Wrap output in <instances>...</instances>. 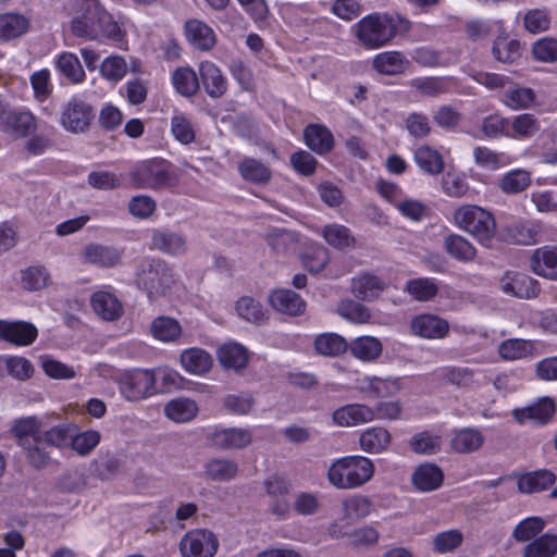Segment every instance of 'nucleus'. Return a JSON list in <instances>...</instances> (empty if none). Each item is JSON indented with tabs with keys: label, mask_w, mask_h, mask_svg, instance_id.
<instances>
[{
	"label": "nucleus",
	"mask_w": 557,
	"mask_h": 557,
	"mask_svg": "<svg viewBox=\"0 0 557 557\" xmlns=\"http://www.w3.org/2000/svg\"><path fill=\"white\" fill-rule=\"evenodd\" d=\"M411 23L396 14L371 13L352 26L358 44L367 49H379L388 45L397 33H407Z\"/></svg>",
	"instance_id": "nucleus-1"
},
{
	"label": "nucleus",
	"mask_w": 557,
	"mask_h": 557,
	"mask_svg": "<svg viewBox=\"0 0 557 557\" xmlns=\"http://www.w3.org/2000/svg\"><path fill=\"white\" fill-rule=\"evenodd\" d=\"M134 283L149 299L159 298L174 283L173 269L160 258H145L136 267Z\"/></svg>",
	"instance_id": "nucleus-2"
},
{
	"label": "nucleus",
	"mask_w": 557,
	"mask_h": 557,
	"mask_svg": "<svg viewBox=\"0 0 557 557\" xmlns=\"http://www.w3.org/2000/svg\"><path fill=\"white\" fill-rule=\"evenodd\" d=\"M375 467L367 457L346 456L335 460L327 471L330 483L341 490L357 488L369 482Z\"/></svg>",
	"instance_id": "nucleus-3"
},
{
	"label": "nucleus",
	"mask_w": 557,
	"mask_h": 557,
	"mask_svg": "<svg viewBox=\"0 0 557 557\" xmlns=\"http://www.w3.org/2000/svg\"><path fill=\"white\" fill-rule=\"evenodd\" d=\"M128 177L135 188L164 190L178 184V176L171 164L163 159H148L137 162L128 172Z\"/></svg>",
	"instance_id": "nucleus-4"
},
{
	"label": "nucleus",
	"mask_w": 557,
	"mask_h": 557,
	"mask_svg": "<svg viewBox=\"0 0 557 557\" xmlns=\"http://www.w3.org/2000/svg\"><path fill=\"white\" fill-rule=\"evenodd\" d=\"M455 224L470 234L479 244L490 247L496 235V221L486 209L475 205H462L453 213Z\"/></svg>",
	"instance_id": "nucleus-5"
},
{
	"label": "nucleus",
	"mask_w": 557,
	"mask_h": 557,
	"mask_svg": "<svg viewBox=\"0 0 557 557\" xmlns=\"http://www.w3.org/2000/svg\"><path fill=\"white\" fill-rule=\"evenodd\" d=\"M95 119L94 108L79 98H72L62 104L60 125L69 133L83 134L89 131Z\"/></svg>",
	"instance_id": "nucleus-6"
},
{
	"label": "nucleus",
	"mask_w": 557,
	"mask_h": 557,
	"mask_svg": "<svg viewBox=\"0 0 557 557\" xmlns=\"http://www.w3.org/2000/svg\"><path fill=\"white\" fill-rule=\"evenodd\" d=\"M156 377L149 370L135 369L125 372L120 381L121 394L129 401L144 399L156 392Z\"/></svg>",
	"instance_id": "nucleus-7"
},
{
	"label": "nucleus",
	"mask_w": 557,
	"mask_h": 557,
	"mask_svg": "<svg viewBox=\"0 0 557 557\" xmlns=\"http://www.w3.org/2000/svg\"><path fill=\"white\" fill-rule=\"evenodd\" d=\"M219 548L216 535L205 529L187 532L180 542L182 557H213Z\"/></svg>",
	"instance_id": "nucleus-8"
},
{
	"label": "nucleus",
	"mask_w": 557,
	"mask_h": 557,
	"mask_svg": "<svg viewBox=\"0 0 557 557\" xmlns=\"http://www.w3.org/2000/svg\"><path fill=\"white\" fill-rule=\"evenodd\" d=\"M502 292L520 299H532L540 295L539 282L520 272L507 271L499 281Z\"/></svg>",
	"instance_id": "nucleus-9"
},
{
	"label": "nucleus",
	"mask_w": 557,
	"mask_h": 557,
	"mask_svg": "<svg viewBox=\"0 0 557 557\" xmlns=\"http://www.w3.org/2000/svg\"><path fill=\"white\" fill-rule=\"evenodd\" d=\"M123 251L113 246L88 244L82 251L84 263L98 268H114L122 263Z\"/></svg>",
	"instance_id": "nucleus-10"
},
{
	"label": "nucleus",
	"mask_w": 557,
	"mask_h": 557,
	"mask_svg": "<svg viewBox=\"0 0 557 557\" xmlns=\"http://www.w3.org/2000/svg\"><path fill=\"white\" fill-rule=\"evenodd\" d=\"M100 8L101 4L98 0L88 1L84 14L74 17L71 22V32L73 35L84 39H97L99 37L97 25Z\"/></svg>",
	"instance_id": "nucleus-11"
},
{
	"label": "nucleus",
	"mask_w": 557,
	"mask_h": 557,
	"mask_svg": "<svg viewBox=\"0 0 557 557\" xmlns=\"http://www.w3.org/2000/svg\"><path fill=\"white\" fill-rule=\"evenodd\" d=\"M151 248L164 255L178 256L187 251L186 237L170 228H156L151 233Z\"/></svg>",
	"instance_id": "nucleus-12"
},
{
	"label": "nucleus",
	"mask_w": 557,
	"mask_h": 557,
	"mask_svg": "<svg viewBox=\"0 0 557 557\" xmlns=\"http://www.w3.org/2000/svg\"><path fill=\"white\" fill-rule=\"evenodd\" d=\"M386 285L381 277L369 272H362L351 278V294L360 300L372 301L380 297Z\"/></svg>",
	"instance_id": "nucleus-13"
},
{
	"label": "nucleus",
	"mask_w": 557,
	"mask_h": 557,
	"mask_svg": "<svg viewBox=\"0 0 557 557\" xmlns=\"http://www.w3.org/2000/svg\"><path fill=\"white\" fill-rule=\"evenodd\" d=\"M332 419L338 426H355L373 421L375 412L367 405L350 404L336 409Z\"/></svg>",
	"instance_id": "nucleus-14"
},
{
	"label": "nucleus",
	"mask_w": 557,
	"mask_h": 557,
	"mask_svg": "<svg viewBox=\"0 0 557 557\" xmlns=\"http://www.w3.org/2000/svg\"><path fill=\"white\" fill-rule=\"evenodd\" d=\"M554 412L555 404L553 399L543 397L530 406L515 409L512 416L519 423L533 422L536 424H545L552 419Z\"/></svg>",
	"instance_id": "nucleus-15"
},
{
	"label": "nucleus",
	"mask_w": 557,
	"mask_h": 557,
	"mask_svg": "<svg viewBox=\"0 0 557 557\" xmlns=\"http://www.w3.org/2000/svg\"><path fill=\"white\" fill-rule=\"evenodd\" d=\"M184 33L187 41L197 50L209 51L216 44L213 29L200 20H188L184 25Z\"/></svg>",
	"instance_id": "nucleus-16"
},
{
	"label": "nucleus",
	"mask_w": 557,
	"mask_h": 557,
	"mask_svg": "<svg viewBox=\"0 0 557 557\" xmlns=\"http://www.w3.org/2000/svg\"><path fill=\"white\" fill-rule=\"evenodd\" d=\"M38 335L36 326L29 322L1 320V339L18 346H27Z\"/></svg>",
	"instance_id": "nucleus-17"
},
{
	"label": "nucleus",
	"mask_w": 557,
	"mask_h": 557,
	"mask_svg": "<svg viewBox=\"0 0 557 557\" xmlns=\"http://www.w3.org/2000/svg\"><path fill=\"white\" fill-rule=\"evenodd\" d=\"M530 269L536 275L557 281V247L535 249L530 258Z\"/></svg>",
	"instance_id": "nucleus-18"
},
{
	"label": "nucleus",
	"mask_w": 557,
	"mask_h": 557,
	"mask_svg": "<svg viewBox=\"0 0 557 557\" xmlns=\"http://www.w3.org/2000/svg\"><path fill=\"white\" fill-rule=\"evenodd\" d=\"M199 79L205 91L211 98H220L227 90V82L221 70L210 61L199 64Z\"/></svg>",
	"instance_id": "nucleus-19"
},
{
	"label": "nucleus",
	"mask_w": 557,
	"mask_h": 557,
	"mask_svg": "<svg viewBox=\"0 0 557 557\" xmlns=\"http://www.w3.org/2000/svg\"><path fill=\"white\" fill-rule=\"evenodd\" d=\"M414 334L425 338H443L449 331L446 320L434 314H421L411 322Z\"/></svg>",
	"instance_id": "nucleus-20"
},
{
	"label": "nucleus",
	"mask_w": 557,
	"mask_h": 557,
	"mask_svg": "<svg viewBox=\"0 0 557 557\" xmlns=\"http://www.w3.org/2000/svg\"><path fill=\"white\" fill-rule=\"evenodd\" d=\"M1 127L18 137H26L37 128L35 116L28 111H13L10 108L3 119Z\"/></svg>",
	"instance_id": "nucleus-21"
},
{
	"label": "nucleus",
	"mask_w": 557,
	"mask_h": 557,
	"mask_svg": "<svg viewBox=\"0 0 557 557\" xmlns=\"http://www.w3.org/2000/svg\"><path fill=\"white\" fill-rule=\"evenodd\" d=\"M443 246L447 255L459 262L470 263L476 258V248L462 235L454 233L447 235L444 238Z\"/></svg>",
	"instance_id": "nucleus-22"
},
{
	"label": "nucleus",
	"mask_w": 557,
	"mask_h": 557,
	"mask_svg": "<svg viewBox=\"0 0 557 557\" xmlns=\"http://www.w3.org/2000/svg\"><path fill=\"white\" fill-rule=\"evenodd\" d=\"M444 480L443 471L434 463L420 465L412 473L413 486L421 492L437 490Z\"/></svg>",
	"instance_id": "nucleus-23"
},
{
	"label": "nucleus",
	"mask_w": 557,
	"mask_h": 557,
	"mask_svg": "<svg viewBox=\"0 0 557 557\" xmlns=\"http://www.w3.org/2000/svg\"><path fill=\"white\" fill-rule=\"evenodd\" d=\"M556 481V475L549 470L528 472L518 478V491L522 494L540 493L549 488Z\"/></svg>",
	"instance_id": "nucleus-24"
},
{
	"label": "nucleus",
	"mask_w": 557,
	"mask_h": 557,
	"mask_svg": "<svg viewBox=\"0 0 557 557\" xmlns=\"http://www.w3.org/2000/svg\"><path fill=\"white\" fill-rule=\"evenodd\" d=\"M94 311L107 321H114L123 313V307L115 295L109 292L99 290L91 296Z\"/></svg>",
	"instance_id": "nucleus-25"
},
{
	"label": "nucleus",
	"mask_w": 557,
	"mask_h": 557,
	"mask_svg": "<svg viewBox=\"0 0 557 557\" xmlns=\"http://www.w3.org/2000/svg\"><path fill=\"white\" fill-rule=\"evenodd\" d=\"M304 138L306 145L319 154H325L334 147V137L330 129L323 125H308L304 131Z\"/></svg>",
	"instance_id": "nucleus-26"
},
{
	"label": "nucleus",
	"mask_w": 557,
	"mask_h": 557,
	"mask_svg": "<svg viewBox=\"0 0 557 557\" xmlns=\"http://www.w3.org/2000/svg\"><path fill=\"white\" fill-rule=\"evenodd\" d=\"M212 444L221 449H239L251 442V434L245 429H224L211 436Z\"/></svg>",
	"instance_id": "nucleus-27"
},
{
	"label": "nucleus",
	"mask_w": 557,
	"mask_h": 557,
	"mask_svg": "<svg viewBox=\"0 0 557 557\" xmlns=\"http://www.w3.org/2000/svg\"><path fill=\"white\" fill-rule=\"evenodd\" d=\"M391 441V433L385 428L372 426L361 433L359 445L369 454H380L387 450Z\"/></svg>",
	"instance_id": "nucleus-28"
},
{
	"label": "nucleus",
	"mask_w": 557,
	"mask_h": 557,
	"mask_svg": "<svg viewBox=\"0 0 557 557\" xmlns=\"http://www.w3.org/2000/svg\"><path fill=\"white\" fill-rule=\"evenodd\" d=\"M408 64V59L399 51L381 52L372 60L373 69L384 75L401 74Z\"/></svg>",
	"instance_id": "nucleus-29"
},
{
	"label": "nucleus",
	"mask_w": 557,
	"mask_h": 557,
	"mask_svg": "<svg viewBox=\"0 0 557 557\" xmlns=\"http://www.w3.org/2000/svg\"><path fill=\"white\" fill-rule=\"evenodd\" d=\"M359 389L370 397L384 398L395 395L400 384L399 379L364 377L360 381Z\"/></svg>",
	"instance_id": "nucleus-30"
},
{
	"label": "nucleus",
	"mask_w": 557,
	"mask_h": 557,
	"mask_svg": "<svg viewBox=\"0 0 557 557\" xmlns=\"http://www.w3.org/2000/svg\"><path fill=\"white\" fill-rule=\"evenodd\" d=\"M492 54L498 62L511 64L521 55L520 42L500 33L493 42Z\"/></svg>",
	"instance_id": "nucleus-31"
},
{
	"label": "nucleus",
	"mask_w": 557,
	"mask_h": 557,
	"mask_svg": "<svg viewBox=\"0 0 557 557\" xmlns=\"http://www.w3.org/2000/svg\"><path fill=\"white\" fill-rule=\"evenodd\" d=\"M320 235L330 246L338 250L354 248L356 245V239L350 230L342 224H327L321 228Z\"/></svg>",
	"instance_id": "nucleus-32"
},
{
	"label": "nucleus",
	"mask_w": 557,
	"mask_h": 557,
	"mask_svg": "<svg viewBox=\"0 0 557 557\" xmlns=\"http://www.w3.org/2000/svg\"><path fill=\"white\" fill-rule=\"evenodd\" d=\"M181 363L187 372L201 375L211 369L212 358L206 350L194 347L182 352Z\"/></svg>",
	"instance_id": "nucleus-33"
},
{
	"label": "nucleus",
	"mask_w": 557,
	"mask_h": 557,
	"mask_svg": "<svg viewBox=\"0 0 557 557\" xmlns=\"http://www.w3.org/2000/svg\"><path fill=\"white\" fill-rule=\"evenodd\" d=\"M435 374L437 380L460 388L472 387L474 383V370L468 367H444L438 369Z\"/></svg>",
	"instance_id": "nucleus-34"
},
{
	"label": "nucleus",
	"mask_w": 557,
	"mask_h": 557,
	"mask_svg": "<svg viewBox=\"0 0 557 557\" xmlns=\"http://www.w3.org/2000/svg\"><path fill=\"white\" fill-rule=\"evenodd\" d=\"M237 314L253 324H263L268 321V312L263 306L250 296H243L236 301L235 306Z\"/></svg>",
	"instance_id": "nucleus-35"
},
{
	"label": "nucleus",
	"mask_w": 557,
	"mask_h": 557,
	"mask_svg": "<svg viewBox=\"0 0 557 557\" xmlns=\"http://www.w3.org/2000/svg\"><path fill=\"white\" fill-rule=\"evenodd\" d=\"M206 476L215 482L233 480L238 473L235 461L225 458H214L205 465Z\"/></svg>",
	"instance_id": "nucleus-36"
},
{
	"label": "nucleus",
	"mask_w": 557,
	"mask_h": 557,
	"mask_svg": "<svg viewBox=\"0 0 557 557\" xmlns=\"http://www.w3.org/2000/svg\"><path fill=\"white\" fill-rule=\"evenodd\" d=\"M404 290L414 300L429 301L437 295L440 287L435 278L418 277L407 281Z\"/></svg>",
	"instance_id": "nucleus-37"
},
{
	"label": "nucleus",
	"mask_w": 557,
	"mask_h": 557,
	"mask_svg": "<svg viewBox=\"0 0 557 557\" xmlns=\"http://www.w3.org/2000/svg\"><path fill=\"white\" fill-rule=\"evenodd\" d=\"M218 359L223 367L239 370L246 367L248 354L239 344H225L218 350Z\"/></svg>",
	"instance_id": "nucleus-38"
},
{
	"label": "nucleus",
	"mask_w": 557,
	"mask_h": 557,
	"mask_svg": "<svg viewBox=\"0 0 557 557\" xmlns=\"http://www.w3.org/2000/svg\"><path fill=\"white\" fill-rule=\"evenodd\" d=\"M414 161L424 173L430 175H437L444 169L442 154L429 146H421L414 151Z\"/></svg>",
	"instance_id": "nucleus-39"
},
{
	"label": "nucleus",
	"mask_w": 557,
	"mask_h": 557,
	"mask_svg": "<svg viewBox=\"0 0 557 557\" xmlns=\"http://www.w3.org/2000/svg\"><path fill=\"white\" fill-rule=\"evenodd\" d=\"M351 355L362 361H372L382 352V344L373 336H360L348 346Z\"/></svg>",
	"instance_id": "nucleus-40"
},
{
	"label": "nucleus",
	"mask_w": 557,
	"mask_h": 557,
	"mask_svg": "<svg viewBox=\"0 0 557 557\" xmlns=\"http://www.w3.org/2000/svg\"><path fill=\"white\" fill-rule=\"evenodd\" d=\"M28 20L17 13H5L0 15V39H14L27 32Z\"/></svg>",
	"instance_id": "nucleus-41"
},
{
	"label": "nucleus",
	"mask_w": 557,
	"mask_h": 557,
	"mask_svg": "<svg viewBox=\"0 0 557 557\" xmlns=\"http://www.w3.org/2000/svg\"><path fill=\"white\" fill-rule=\"evenodd\" d=\"M317 354L326 357H336L348 349L346 339L336 333L320 334L314 339Z\"/></svg>",
	"instance_id": "nucleus-42"
},
{
	"label": "nucleus",
	"mask_w": 557,
	"mask_h": 557,
	"mask_svg": "<svg viewBox=\"0 0 557 557\" xmlns=\"http://www.w3.org/2000/svg\"><path fill=\"white\" fill-rule=\"evenodd\" d=\"M484 437L475 429H462L455 433L451 447L460 454H469L478 450L483 445Z\"/></svg>",
	"instance_id": "nucleus-43"
},
{
	"label": "nucleus",
	"mask_w": 557,
	"mask_h": 557,
	"mask_svg": "<svg viewBox=\"0 0 557 557\" xmlns=\"http://www.w3.org/2000/svg\"><path fill=\"white\" fill-rule=\"evenodd\" d=\"M534 343L521 338H510L502 342L498 354L504 360H518L533 355Z\"/></svg>",
	"instance_id": "nucleus-44"
},
{
	"label": "nucleus",
	"mask_w": 557,
	"mask_h": 557,
	"mask_svg": "<svg viewBox=\"0 0 557 557\" xmlns=\"http://www.w3.org/2000/svg\"><path fill=\"white\" fill-rule=\"evenodd\" d=\"M150 331L159 341L175 342L182 334V326L175 319L161 315L152 321Z\"/></svg>",
	"instance_id": "nucleus-45"
},
{
	"label": "nucleus",
	"mask_w": 557,
	"mask_h": 557,
	"mask_svg": "<svg viewBox=\"0 0 557 557\" xmlns=\"http://www.w3.org/2000/svg\"><path fill=\"white\" fill-rule=\"evenodd\" d=\"M372 510L371 500L361 495H354L343 502V516L348 523L366 518Z\"/></svg>",
	"instance_id": "nucleus-46"
},
{
	"label": "nucleus",
	"mask_w": 557,
	"mask_h": 557,
	"mask_svg": "<svg viewBox=\"0 0 557 557\" xmlns=\"http://www.w3.org/2000/svg\"><path fill=\"white\" fill-rule=\"evenodd\" d=\"M164 410L171 420L187 422L197 416L198 406L189 398H176L168 403Z\"/></svg>",
	"instance_id": "nucleus-47"
},
{
	"label": "nucleus",
	"mask_w": 557,
	"mask_h": 557,
	"mask_svg": "<svg viewBox=\"0 0 557 557\" xmlns=\"http://www.w3.org/2000/svg\"><path fill=\"white\" fill-rule=\"evenodd\" d=\"M536 95L528 87H512L504 92L503 102L512 110H525L535 103Z\"/></svg>",
	"instance_id": "nucleus-48"
},
{
	"label": "nucleus",
	"mask_w": 557,
	"mask_h": 557,
	"mask_svg": "<svg viewBox=\"0 0 557 557\" xmlns=\"http://www.w3.org/2000/svg\"><path fill=\"white\" fill-rule=\"evenodd\" d=\"M177 92L185 97L194 96L199 89V77L190 67H180L172 76Z\"/></svg>",
	"instance_id": "nucleus-49"
},
{
	"label": "nucleus",
	"mask_w": 557,
	"mask_h": 557,
	"mask_svg": "<svg viewBox=\"0 0 557 557\" xmlns=\"http://www.w3.org/2000/svg\"><path fill=\"white\" fill-rule=\"evenodd\" d=\"M336 312L345 320L356 324L367 323L371 319L369 308L352 299H343L337 305Z\"/></svg>",
	"instance_id": "nucleus-50"
},
{
	"label": "nucleus",
	"mask_w": 557,
	"mask_h": 557,
	"mask_svg": "<svg viewBox=\"0 0 557 557\" xmlns=\"http://www.w3.org/2000/svg\"><path fill=\"white\" fill-rule=\"evenodd\" d=\"M475 163L490 171L498 170L510 163V158L504 152H496L486 147H476L473 150Z\"/></svg>",
	"instance_id": "nucleus-51"
},
{
	"label": "nucleus",
	"mask_w": 557,
	"mask_h": 557,
	"mask_svg": "<svg viewBox=\"0 0 557 557\" xmlns=\"http://www.w3.org/2000/svg\"><path fill=\"white\" fill-rule=\"evenodd\" d=\"M557 553V536L546 533L523 549V557H553Z\"/></svg>",
	"instance_id": "nucleus-52"
},
{
	"label": "nucleus",
	"mask_w": 557,
	"mask_h": 557,
	"mask_svg": "<svg viewBox=\"0 0 557 557\" xmlns=\"http://www.w3.org/2000/svg\"><path fill=\"white\" fill-rule=\"evenodd\" d=\"M511 128L509 137L531 138L540 131V122L535 115L531 113H522L516 115L509 122V129Z\"/></svg>",
	"instance_id": "nucleus-53"
},
{
	"label": "nucleus",
	"mask_w": 557,
	"mask_h": 557,
	"mask_svg": "<svg viewBox=\"0 0 557 557\" xmlns=\"http://www.w3.org/2000/svg\"><path fill=\"white\" fill-rule=\"evenodd\" d=\"M26 457L32 467L41 469L46 467L50 460L49 453L46 451L45 442L40 438H24L23 446Z\"/></svg>",
	"instance_id": "nucleus-54"
},
{
	"label": "nucleus",
	"mask_w": 557,
	"mask_h": 557,
	"mask_svg": "<svg viewBox=\"0 0 557 557\" xmlns=\"http://www.w3.org/2000/svg\"><path fill=\"white\" fill-rule=\"evenodd\" d=\"M329 250L321 244H312L302 253L305 268L313 273L322 271L329 263Z\"/></svg>",
	"instance_id": "nucleus-55"
},
{
	"label": "nucleus",
	"mask_w": 557,
	"mask_h": 557,
	"mask_svg": "<svg viewBox=\"0 0 557 557\" xmlns=\"http://www.w3.org/2000/svg\"><path fill=\"white\" fill-rule=\"evenodd\" d=\"M409 446L411 450L417 454L434 455L441 450L442 440L438 435H434L429 431H423L414 434L410 438Z\"/></svg>",
	"instance_id": "nucleus-56"
},
{
	"label": "nucleus",
	"mask_w": 557,
	"mask_h": 557,
	"mask_svg": "<svg viewBox=\"0 0 557 557\" xmlns=\"http://www.w3.org/2000/svg\"><path fill=\"white\" fill-rule=\"evenodd\" d=\"M58 70L72 83L84 81L85 72L78 58L70 52H63L57 60Z\"/></svg>",
	"instance_id": "nucleus-57"
},
{
	"label": "nucleus",
	"mask_w": 557,
	"mask_h": 557,
	"mask_svg": "<svg viewBox=\"0 0 557 557\" xmlns=\"http://www.w3.org/2000/svg\"><path fill=\"white\" fill-rule=\"evenodd\" d=\"M530 183V173L518 169L506 173L499 182V187L506 194H517L523 191Z\"/></svg>",
	"instance_id": "nucleus-58"
},
{
	"label": "nucleus",
	"mask_w": 557,
	"mask_h": 557,
	"mask_svg": "<svg viewBox=\"0 0 557 557\" xmlns=\"http://www.w3.org/2000/svg\"><path fill=\"white\" fill-rule=\"evenodd\" d=\"M545 522L540 517H529L520 521L512 531V537L517 542H527L540 534Z\"/></svg>",
	"instance_id": "nucleus-59"
},
{
	"label": "nucleus",
	"mask_w": 557,
	"mask_h": 557,
	"mask_svg": "<svg viewBox=\"0 0 557 557\" xmlns=\"http://www.w3.org/2000/svg\"><path fill=\"white\" fill-rule=\"evenodd\" d=\"M97 26L99 37L102 36L112 41H122L125 36V32L122 30L119 23L113 20L112 15L108 13L102 5L100 8Z\"/></svg>",
	"instance_id": "nucleus-60"
},
{
	"label": "nucleus",
	"mask_w": 557,
	"mask_h": 557,
	"mask_svg": "<svg viewBox=\"0 0 557 557\" xmlns=\"http://www.w3.org/2000/svg\"><path fill=\"white\" fill-rule=\"evenodd\" d=\"M242 176L253 183H267L270 180V170L255 159H245L239 165Z\"/></svg>",
	"instance_id": "nucleus-61"
},
{
	"label": "nucleus",
	"mask_w": 557,
	"mask_h": 557,
	"mask_svg": "<svg viewBox=\"0 0 557 557\" xmlns=\"http://www.w3.org/2000/svg\"><path fill=\"white\" fill-rule=\"evenodd\" d=\"M100 442V433L98 431L88 430L85 432H74L71 436V446L81 456L88 455Z\"/></svg>",
	"instance_id": "nucleus-62"
},
{
	"label": "nucleus",
	"mask_w": 557,
	"mask_h": 557,
	"mask_svg": "<svg viewBox=\"0 0 557 557\" xmlns=\"http://www.w3.org/2000/svg\"><path fill=\"white\" fill-rule=\"evenodd\" d=\"M305 310L306 301L299 294L290 289H281V314L300 315Z\"/></svg>",
	"instance_id": "nucleus-63"
},
{
	"label": "nucleus",
	"mask_w": 557,
	"mask_h": 557,
	"mask_svg": "<svg viewBox=\"0 0 557 557\" xmlns=\"http://www.w3.org/2000/svg\"><path fill=\"white\" fill-rule=\"evenodd\" d=\"M532 53L537 61L556 62L557 61V39L545 37L535 41L532 46Z\"/></svg>",
	"instance_id": "nucleus-64"
}]
</instances>
